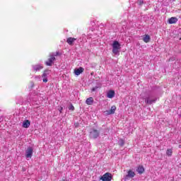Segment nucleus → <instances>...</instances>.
Instances as JSON below:
<instances>
[{
    "label": "nucleus",
    "instance_id": "20e7f679",
    "mask_svg": "<svg viewBox=\"0 0 181 181\" xmlns=\"http://www.w3.org/2000/svg\"><path fill=\"white\" fill-rule=\"evenodd\" d=\"M132 177H135V172L132 171V170H129L127 175L124 176V180H129V179H132Z\"/></svg>",
    "mask_w": 181,
    "mask_h": 181
},
{
    "label": "nucleus",
    "instance_id": "2eb2a0df",
    "mask_svg": "<svg viewBox=\"0 0 181 181\" xmlns=\"http://www.w3.org/2000/svg\"><path fill=\"white\" fill-rule=\"evenodd\" d=\"M47 70H45L42 74V81L43 83H47V74L46 73Z\"/></svg>",
    "mask_w": 181,
    "mask_h": 181
},
{
    "label": "nucleus",
    "instance_id": "7ed1b4c3",
    "mask_svg": "<svg viewBox=\"0 0 181 181\" xmlns=\"http://www.w3.org/2000/svg\"><path fill=\"white\" fill-rule=\"evenodd\" d=\"M100 179L103 181H111L112 180V175L110 173H106Z\"/></svg>",
    "mask_w": 181,
    "mask_h": 181
},
{
    "label": "nucleus",
    "instance_id": "b1692460",
    "mask_svg": "<svg viewBox=\"0 0 181 181\" xmlns=\"http://www.w3.org/2000/svg\"><path fill=\"white\" fill-rule=\"evenodd\" d=\"M98 87H95V88H92V91H95V90H97Z\"/></svg>",
    "mask_w": 181,
    "mask_h": 181
},
{
    "label": "nucleus",
    "instance_id": "f3484780",
    "mask_svg": "<svg viewBox=\"0 0 181 181\" xmlns=\"http://www.w3.org/2000/svg\"><path fill=\"white\" fill-rule=\"evenodd\" d=\"M143 41L145 43H149V42H151V37L148 35H145L143 37Z\"/></svg>",
    "mask_w": 181,
    "mask_h": 181
},
{
    "label": "nucleus",
    "instance_id": "a878e982",
    "mask_svg": "<svg viewBox=\"0 0 181 181\" xmlns=\"http://www.w3.org/2000/svg\"><path fill=\"white\" fill-rule=\"evenodd\" d=\"M90 74H91V76H93V72Z\"/></svg>",
    "mask_w": 181,
    "mask_h": 181
},
{
    "label": "nucleus",
    "instance_id": "f03ea898",
    "mask_svg": "<svg viewBox=\"0 0 181 181\" xmlns=\"http://www.w3.org/2000/svg\"><path fill=\"white\" fill-rule=\"evenodd\" d=\"M120 49L121 45H119V42L118 41H114L112 44V53L114 54H118Z\"/></svg>",
    "mask_w": 181,
    "mask_h": 181
},
{
    "label": "nucleus",
    "instance_id": "f257e3e1",
    "mask_svg": "<svg viewBox=\"0 0 181 181\" xmlns=\"http://www.w3.org/2000/svg\"><path fill=\"white\" fill-rule=\"evenodd\" d=\"M57 56H62V53L59 51L54 54H49L47 60L45 62L46 66H53L54 62H56V57H57Z\"/></svg>",
    "mask_w": 181,
    "mask_h": 181
},
{
    "label": "nucleus",
    "instance_id": "5701e85b",
    "mask_svg": "<svg viewBox=\"0 0 181 181\" xmlns=\"http://www.w3.org/2000/svg\"><path fill=\"white\" fill-rule=\"evenodd\" d=\"M59 111L60 114H62V112L63 111V107L60 106L59 108Z\"/></svg>",
    "mask_w": 181,
    "mask_h": 181
},
{
    "label": "nucleus",
    "instance_id": "1a4fd4ad",
    "mask_svg": "<svg viewBox=\"0 0 181 181\" xmlns=\"http://www.w3.org/2000/svg\"><path fill=\"white\" fill-rule=\"evenodd\" d=\"M33 69L35 73H37V71H40V70H42L43 69V66H42L40 64L34 65L33 66Z\"/></svg>",
    "mask_w": 181,
    "mask_h": 181
},
{
    "label": "nucleus",
    "instance_id": "6ab92c4d",
    "mask_svg": "<svg viewBox=\"0 0 181 181\" xmlns=\"http://www.w3.org/2000/svg\"><path fill=\"white\" fill-rule=\"evenodd\" d=\"M173 153V151L171 148L168 149L166 151L167 156H172Z\"/></svg>",
    "mask_w": 181,
    "mask_h": 181
},
{
    "label": "nucleus",
    "instance_id": "4468645a",
    "mask_svg": "<svg viewBox=\"0 0 181 181\" xmlns=\"http://www.w3.org/2000/svg\"><path fill=\"white\" fill-rule=\"evenodd\" d=\"M29 127H30V121H29L28 119L25 120L23 122V128H29Z\"/></svg>",
    "mask_w": 181,
    "mask_h": 181
},
{
    "label": "nucleus",
    "instance_id": "6e6552de",
    "mask_svg": "<svg viewBox=\"0 0 181 181\" xmlns=\"http://www.w3.org/2000/svg\"><path fill=\"white\" fill-rule=\"evenodd\" d=\"M76 40H77V38L75 37H68L66 40V42L68 43V45H69V46H73L74 42H76Z\"/></svg>",
    "mask_w": 181,
    "mask_h": 181
},
{
    "label": "nucleus",
    "instance_id": "412c9836",
    "mask_svg": "<svg viewBox=\"0 0 181 181\" xmlns=\"http://www.w3.org/2000/svg\"><path fill=\"white\" fill-rule=\"evenodd\" d=\"M69 110L70 111H74L75 108L72 104H71L70 106L69 107Z\"/></svg>",
    "mask_w": 181,
    "mask_h": 181
},
{
    "label": "nucleus",
    "instance_id": "dca6fc26",
    "mask_svg": "<svg viewBox=\"0 0 181 181\" xmlns=\"http://www.w3.org/2000/svg\"><path fill=\"white\" fill-rule=\"evenodd\" d=\"M137 172L139 173V175H142L145 172V168L142 165H139L137 168Z\"/></svg>",
    "mask_w": 181,
    "mask_h": 181
},
{
    "label": "nucleus",
    "instance_id": "9d476101",
    "mask_svg": "<svg viewBox=\"0 0 181 181\" xmlns=\"http://www.w3.org/2000/svg\"><path fill=\"white\" fill-rule=\"evenodd\" d=\"M83 71H84V68L79 67L74 70V74H76V76H80L81 73H83Z\"/></svg>",
    "mask_w": 181,
    "mask_h": 181
},
{
    "label": "nucleus",
    "instance_id": "9b49d317",
    "mask_svg": "<svg viewBox=\"0 0 181 181\" xmlns=\"http://www.w3.org/2000/svg\"><path fill=\"white\" fill-rule=\"evenodd\" d=\"M177 18L176 17H171L168 19V22L170 25H173L177 22Z\"/></svg>",
    "mask_w": 181,
    "mask_h": 181
},
{
    "label": "nucleus",
    "instance_id": "393cba45",
    "mask_svg": "<svg viewBox=\"0 0 181 181\" xmlns=\"http://www.w3.org/2000/svg\"><path fill=\"white\" fill-rule=\"evenodd\" d=\"M75 127H76V128H77V127H78V123H76V124H75Z\"/></svg>",
    "mask_w": 181,
    "mask_h": 181
},
{
    "label": "nucleus",
    "instance_id": "39448f33",
    "mask_svg": "<svg viewBox=\"0 0 181 181\" xmlns=\"http://www.w3.org/2000/svg\"><path fill=\"white\" fill-rule=\"evenodd\" d=\"M32 155H33V148L28 147L25 151V158H32Z\"/></svg>",
    "mask_w": 181,
    "mask_h": 181
},
{
    "label": "nucleus",
    "instance_id": "f8f14e48",
    "mask_svg": "<svg viewBox=\"0 0 181 181\" xmlns=\"http://www.w3.org/2000/svg\"><path fill=\"white\" fill-rule=\"evenodd\" d=\"M107 98H114L115 97V91L110 90L107 93Z\"/></svg>",
    "mask_w": 181,
    "mask_h": 181
},
{
    "label": "nucleus",
    "instance_id": "ddd939ff",
    "mask_svg": "<svg viewBox=\"0 0 181 181\" xmlns=\"http://www.w3.org/2000/svg\"><path fill=\"white\" fill-rule=\"evenodd\" d=\"M93 103H94V99L93 98V97H90L87 98L86 100V103L87 104V105H91Z\"/></svg>",
    "mask_w": 181,
    "mask_h": 181
},
{
    "label": "nucleus",
    "instance_id": "423d86ee",
    "mask_svg": "<svg viewBox=\"0 0 181 181\" xmlns=\"http://www.w3.org/2000/svg\"><path fill=\"white\" fill-rule=\"evenodd\" d=\"M115 111H117V106L112 105L110 110L106 111L107 115H112V114H115Z\"/></svg>",
    "mask_w": 181,
    "mask_h": 181
},
{
    "label": "nucleus",
    "instance_id": "0eeeda50",
    "mask_svg": "<svg viewBox=\"0 0 181 181\" xmlns=\"http://www.w3.org/2000/svg\"><path fill=\"white\" fill-rule=\"evenodd\" d=\"M145 103L149 105L156 103V99H151V97H147L145 98Z\"/></svg>",
    "mask_w": 181,
    "mask_h": 181
},
{
    "label": "nucleus",
    "instance_id": "a211bd4d",
    "mask_svg": "<svg viewBox=\"0 0 181 181\" xmlns=\"http://www.w3.org/2000/svg\"><path fill=\"white\" fill-rule=\"evenodd\" d=\"M100 136V132L97 129H93V138L96 139Z\"/></svg>",
    "mask_w": 181,
    "mask_h": 181
},
{
    "label": "nucleus",
    "instance_id": "aec40b11",
    "mask_svg": "<svg viewBox=\"0 0 181 181\" xmlns=\"http://www.w3.org/2000/svg\"><path fill=\"white\" fill-rule=\"evenodd\" d=\"M119 146H123L124 145H125V141H124V139H119Z\"/></svg>",
    "mask_w": 181,
    "mask_h": 181
},
{
    "label": "nucleus",
    "instance_id": "4be33fe9",
    "mask_svg": "<svg viewBox=\"0 0 181 181\" xmlns=\"http://www.w3.org/2000/svg\"><path fill=\"white\" fill-rule=\"evenodd\" d=\"M137 3L138 5H144V0H138Z\"/></svg>",
    "mask_w": 181,
    "mask_h": 181
}]
</instances>
